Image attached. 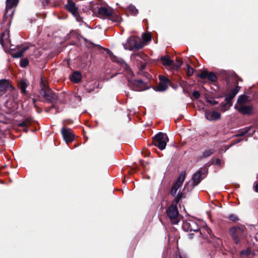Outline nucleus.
<instances>
[{
  "label": "nucleus",
  "mask_w": 258,
  "mask_h": 258,
  "mask_svg": "<svg viewBox=\"0 0 258 258\" xmlns=\"http://www.w3.org/2000/svg\"><path fill=\"white\" fill-rule=\"evenodd\" d=\"M145 44L140 38L132 36L128 38L127 42L123 46L125 49L132 50L134 48L141 49L145 46Z\"/></svg>",
  "instance_id": "nucleus-2"
},
{
  "label": "nucleus",
  "mask_w": 258,
  "mask_h": 258,
  "mask_svg": "<svg viewBox=\"0 0 258 258\" xmlns=\"http://www.w3.org/2000/svg\"><path fill=\"white\" fill-rule=\"evenodd\" d=\"M207 102L211 104L212 105H216L218 104V102L214 99H208Z\"/></svg>",
  "instance_id": "nucleus-37"
},
{
  "label": "nucleus",
  "mask_w": 258,
  "mask_h": 258,
  "mask_svg": "<svg viewBox=\"0 0 258 258\" xmlns=\"http://www.w3.org/2000/svg\"><path fill=\"white\" fill-rule=\"evenodd\" d=\"M129 83L131 87L135 91H141L148 88L147 83L141 79L129 81Z\"/></svg>",
  "instance_id": "nucleus-6"
},
{
  "label": "nucleus",
  "mask_w": 258,
  "mask_h": 258,
  "mask_svg": "<svg viewBox=\"0 0 258 258\" xmlns=\"http://www.w3.org/2000/svg\"><path fill=\"white\" fill-rule=\"evenodd\" d=\"M61 134L66 143L71 142L74 139V136L71 129L62 128Z\"/></svg>",
  "instance_id": "nucleus-15"
},
{
  "label": "nucleus",
  "mask_w": 258,
  "mask_h": 258,
  "mask_svg": "<svg viewBox=\"0 0 258 258\" xmlns=\"http://www.w3.org/2000/svg\"><path fill=\"white\" fill-rule=\"evenodd\" d=\"M183 197V194L180 193L177 195V197L176 198L175 201L176 203H178V201L182 198Z\"/></svg>",
  "instance_id": "nucleus-39"
},
{
  "label": "nucleus",
  "mask_w": 258,
  "mask_h": 258,
  "mask_svg": "<svg viewBox=\"0 0 258 258\" xmlns=\"http://www.w3.org/2000/svg\"><path fill=\"white\" fill-rule=\"evenodd\" d=\"M186 66H187V70H186L187 75L188 76H190L194 73V69L188 64H187Z\"/></svg>",
  "instance_id": "nucleus-31"
},
{
  "label": "nucleus",
  "mask_w": 258,
  "mask_h": 258,
  "mask_svg": "<svg viewBox=\"0 0 258 258\" xmlns=\"http://www.w3.org/2000/svg\"><path fill=\"white\" fill-rule=\"evenodd\" d=\"M159 79L160 82L157 87V90L159 91L166 90L168 88L167 83L169 82V80L166 77L163 76H159Z\"/></svg>",
  "instance_id": "nucleus-16"
},
{
  "label": "nucleus",
  "mask_w": 258,
  "mask_h": 258,
  "mask_svg": "<svg viewBox=\"0 0 258 258\" xmlns=\"http://www.w3.org/2000/svg\"><path fill=\"white\" fill-rule=\"evenodd\" d=\"M192 95L193 96L196 98V99H198L199 98L200 95V93L199 92V91H194L193 93H192Z\"/></svg>",
  "instance_id": "nucleus-38"
},
{
  "label": "nucleus",
  "mask_w": 258,
  "mask_h": 258,
  "mask_svg": "<svg viewBox=\"0 0 258 258\" xmlns=\"http://www.w3.org/2000/svg\"><path fill=\"white\" fill-rule=\"evenodd\" d=\"M195 235V234L190 233L188 235L189 238H192L193 236Z\"/></svg>",
  "instance_id": "nucleus-42"
},
{
  "label": "nucleus",
  "mask_w": 258,
  "mask_h": 258,
  "mask_svg": "<svg viewBox=\"0 0 258 258\" xmlns=\"http://www.w3.org/2000/svg\"><path fill=\"white\" fill-rule=\"evenodd\" d=\"M143 38L145 41L148 42L151 40V37L149 34L144 33L143 34Z\"/></svg>",
  "instance_id": "nucleus-34"
},
{
  "label": "nucleus",
  "mask_w": 258,
  "mask_h": 258,
  "mask_svg": "<svg viewBox=\"0 0 258 258\" xmlns=\"http://www.w3.org/2000/svg\"><path fill=\"white\" fill-rule=\"evenodd\" d=\"M128 9L132 13V14L135 15H136L138 12V10L133 6H130L128 7Z\"/></svg>",
  "instance_id": "nucleus-33"
},
{
  "label": "nucleus",
  "mask_w": 258,
  "mask_h": 258,
  "mask_svg": "<svg viewBox=\"0 0 258 258\" xmlns=\"http://www.w3.org/2000/svg\"><path fill=\"white\" fill-rule=\"evenodd\" d=\"M239 89V87H237L236 88L232 90L230 93L228 94V95L226 97L225 101L227 102H229L231 103L232 100L234 98L235 95L238 92Z\"/></svg>",
  "instance_id": "nucleus-19"
},
{
  "label": "nucleus",
  "mask_w": 258,
  "mask_h": 258,
  "mask_svg": "<svg viewBox=\"0 0 258 258\" xmlns=\"http://www.w3.org/2000/svg\"><path fill=\"white\" fill-rule=\"evenodd\" d=\"M221 113L216 111H206L205 112V118L210 121H215L221 118Z\"/></svg>",
  "instance_id": "nucleus-13"
},
{
  "label": "nucleus",
  "mask_w": 258,
  "mask_h": 258,
  "mask_svg": "<svg viewBox=\"0 0 258 258\" xmlns=\"http://www.w3.org/2000/svg\"><path fill=\"white\" fill-rule=\"evenodd\" d=\"M28 48V47L25 46L21 50L18 51L17 52L13 54V56L16 58H19L21 57L23 53Z\"/></svg>",
  "instance_id": "nucleus-26"
},
{
  "label": "nucleus",
  "mask_w": 258,
  "mask_h": 258,
  "mask_svg": "<svg viewBox=\"0 0 258 258\" xmlns=\"http://www.w3.org/2000/svg\"><path fill=\"white\" fill-rule=\"evenodd\" d=\"M198 76L202 79L208 78V80L212 82H215L217 80V77L215 74L212 72L209 73L207 71H202Z\"/></svg>",
  "instance_id": "nucleus-18"
},
{
  "label": "nucleus",
  "mask_w": 258,
  "mask_h": 258,
  "mask_svg": "<svg viewBox=\"0 0 258 258\" xmlns=\"http://www.w3.org/2000/svg\"><path fill=\"white\" fill-rule=\"evenodd\" d=\"M213 153H214V150L213 149L205 150V151L203 152V157H207L208 156H210L212 154H213Z\"/></svg>",
  "instance_id": "nucleus-29"
},
{
  "label": "nucleus",
  "mask_w": 258,
  "mask_h": 258,
  "mask_svg": "<svg viewBox=\"0 0 258 258\" xmlns=\"http://www.w3.org/2000/svg\"><path fill=\"white\" fill-rule=\"evenodd\" d=\"M13 13H14V11H12L11 12V15H13Z\"/></svg>",
  "instance_id": "nucleus-45"
},
{
  "label": "nucleus",
  "mask_w": 258,
  "mask_h": 258,
  "mask_svg": "<svg viewBox=\"0 0 258 258\" xmlns=\"http://www.w3.org/2000/svg\"><path fill=\"white\" fill-rule=\"evenodd\" d=\"M67 9L79 21L78 17V9L76 6L75 4L72 0H68V4L66 5Z\"/></svg>",
  "instance_id": "nucleus-14"
},
{
  "label": "nucleus",
  "mask_w": 258,
  "mask_h": 258,
  "mask_svg": "<svg viewBox=\"0 0 258 258\" xmlns=\"http://www.w3.org/2000/svg\"><path fill=\"white\" fill-rule=\"evenodd\" d=\"M182 228L186 231H194L197 236L209 241H211L210 238H212L211 231L207 226H203L200 228L197 222L194 220L184 221L182 225Z\"/></svg>",
  "instance_id": "nucleus-1"
},
{
  "label": "nucleus",
  "mask_w": 258,
  "mask_h": 258,
  "mask_svg": "<svg viewBox=\"0 0 258 258\" xmlns=\"http://www.w3.org/2000/svg\"><path fill=\"white\" fill-rule=\"evenodd\" d=\"M29 61L27 58L22 59L20 61V65L22 68H25L28 64Z\"/></svg>",
  "instance_id": "nucleus-30"
},
{
  "label": "nucleus",
  "mask_w": 258,
  "mask_h": 258,
  "mask_svg": "<svg viewBox=\"0 0 258 258\" xmlns=\"http://www.w3.org/2000/svg\"><path fill=\"white\" fill-rule=\"evenodd\" d=\"M220 163V160L218 159L216 161V164H219Z\"/></svg>",
  "instance_id": "nucleus-44"
},
{
  "label": "nucleus",
  "mask_w": 258,
  "mask_h": 258,
  "mask_svg": "<svg viewBox=\"0 0 258 258\" xmlns=\"http://www.w3.org/2000/svg\"><path fill=\"white\" fill-rule=\"evenodd\" d=\"M185 178V172L182 171L177 180L173 184L170 192L171 195L175 196L177 189L182 185Z\"/></svg>",
  "instance_id": "nucleus-8"
},
{
  "label": "nucleus",
  "mask_w": 258,
  "mask_h": 258,
  "mask_svg": "<svg viewBox=\"0 0 258 258\" xmlns=\"http://www.w3.org/2000/svg\"><path fill=\"white\" fill-rule=\"evenodd\" d=\"M27 125V122H23V123H22L20 125L21 126H24L25 125Z\"/></svg>",
  "instance_id": "nucleus-43"
},
{
  "label": "nucleus",
  "mask_w": 258,
  "mask_h": 258,
  "mask_svg": "<svg viewBox=\"0 0 258 258\" xmlns=\"http://www.w3.org/2000/svg\"><path fill=\"white\" fill-rule=\"evenodd\" d=\"M18 2L19 0H6V13L3 18V21L2 23V25L8 26L10 25V20L7 22V15L9 10H11L13 7H16L18 4Z\"/></svg>",
  "instance_id": "nucleus-7"
},
{
  "label": "nucleus",
  "mask_w": 258,
  "mask_h": 258,
  "mask_svg": "<svg viewBox=\"0 0 258 258\" xmlns=\"http://www.w3.org/2000/svg\"><path fill=\"white\" fill-rule=\"evenodd\" d=\"M231 105V103L229 102L226 101L225 103H222L221 104V110L222 111H225L228 110Z\"/></svg>",
  "instance_id": "nucleus-27"
},
{
  "label": "nucleus",
  "mask_w": 258,
  "mask_h": 258,
  "mask_svg": "<svg viewBox=\"0 0 258 258\" xmlns=\"http://www.w3.org/2000/svg\"><path fill=\"white\" fill-rule=\"evenodd\" d=\"M167 214L171 222L174 224H177L179 220V212L176 206H170L166 211Z\"/></svg>",
  "instance_id": "nucleus-4"
},
{
  "label": "nucleus",
  "mask_w": 258,
  "mask_h": 258,
  "mask_svg": "<svg viewBox=\"0 0 258 258\" xmlns=\"http://www.w3.org/2000/svg\"><path fill=\"white\" fill-rule=\"evenodd\" d=\"M229 234L236 244L239 243L243 235V229L239 227H233L229 230Z\"/></svg>",
  "instance_id": "nucleus-9"
},
{
  "label": "nucleus",
  "mask_w": 258,
  "mask_h": 258,
  "mask_svg": "<svg viewBox=\"0 0 258 258\" xmlns=\"http://www.w3.org/2000/svg\"><path fill=\"white\" fill-rule=\"evenodd\" d=\"M41 85L42 87L41 90V94L47 100H50L52 99L53 98V94L51 90L45 86L44 81L42 78L41 79Z\"/></svg>",
  "instance_id": "nucleus-12"
},
{
  "label": "nucleus",
  "mask_w": 258,
  "mask_h": 258,
  "mask_svg": "<svg viewBox=\"0 0 258 258\" xmlns=\"http://www.w3.org/2000/svg\"><path fill=\"white\" fill-rule=\"evenodd\" d=\"M247 100V98L246 96H240L239 97L238 100H237V104L236 105H238L240 106L241 105H243V103L246 102Z\"/></svg>",
  "instance_id": "nucleus-28"
},
{
  "label": "nucleus",
  "mask_w": 258,
  "mask_h": 258,
  "mask_svg": "<svg viewBox=\"0 0 258 258\" xmlns=\"http://www.w3.org/2000/svg\"><path fill=\"white\" fill-rule=\"evenodd\" d=\"M168 142L167 135L163 133H159L154 138V145L161 150L165 148Z\"/></svg>",
  "instance_id": "nucleus-3"
},
{
  "label": "nucleus",
  "mask_w": 258,
  "mask_h": 258,
  "mask_svg": "<svg viewBox=\"0 0 258 258\" xmlns=\"http://www.w3.org/2000/svg\"><path fill=\"white\" fill-rule=\"evenodd\" d=\"M202 172L201 171H198L194 174L192 180L189 181L184 186V188L187 191L191 190L195 186L198 185L202 179Z\"/></svg>",
  "instance_id": "nucleus-5"
},
{
  "label": "nucleus",
  "mask_w": 258,
  "mask_h": 258,
  "mask_svg": "<svg viewBox=\"0 0 258 258\" xmlns=\"http://www.w3.org/2000/svg\"><path fill=\"white\" fill-rule=\"evenodd\" d=\"M235 108L243 114H250L253 111V106L251 105H235Z\"/></svg>",
  "instance_id": "nucleus-17"
},
{
  "label": "nucleus",
  "mask_w": 258,
  "mask_h": 258,
  "mask_svg": "<svg viewBox=\"0 0 258 258\" xmlns=\"http://www.w3.org/2000/svg\"><path fill=\"white\" fill-rule=\"evenodd\" d=\"M241 254L248 256L250 254V250L249 249H247L244 250H242L240 252Z\"/></svg>",
  "instance_id": "nucleus-36"
},
{
  "label": "nucleus",
  "mask_w": 258,
  "mask_h": 258,
  "mask_svg": "<svg viewBox=\"0 0 258 258\" xmlns=\"http://www.w3.org/2000/svg\"><path fill=\"white\" fill-rule=\"evenodd\" d=\"M6 36V34H4L2 36V37H1L0 38V42L1 43V44L2 45H4V37H5Z\"/></svg>",
  "instance_id": "nucleus-40"
},
{
  "label": "nucleus",
  "mask_w": 258,
  "mask_h": 258,
  "mask_svg": "<svg viewBox=\"0 0 258 258\" xmlns=\"http://www.w3.org/2000/svg\"><path fill=\"white\" fill-rule=\"evenodd\" d=\"M82 76L80 73L74 72L71 77V80L75 83H78L81 80Z\"/></svg>",
  "instance_id": "nucleus-23"
},
{
  "label": "nucleus",
  "mask_w": 258,
  "mask_h": 258,
  "mask_svg": "<svg viewBox=\"0 0 258 258\" xmlns=\"http://www.w3.org/2000/svg\"><path fill=\"white\" fill-rule=\"evenodd\" d=\"M229 219L230 220L233 221H237L238 220V218L234 215H230L229 216Z\"/></svg>",
  "instance_id": "nucleus-35"
},
{
  "label": "nucleus",
  "mask_w": 258,
  "mask_h": 258,
  "mask_svg": "<svg viewBox=\"0 0 258 258\" xmlns=\"http://www.w3.org/2000/svg\"><path fill=\"white\" fill-rule=\"evenodd\" d=\"M28 85V83L26 80H21L18 83V86L21 92L23 94L26 93V88Z\"/></svg>",
  "instance_id": "nucleus-21"
},
{
  "label": "nucleus",
  "mask_w": 258,
  "mask_h": 258,
  "mask_svg": "<svg viewBox=\"0 0 258 258\" xmlns=\"http://www.w3.org/2000/svg\"><path fill=\"white\" fill-rule=\"evenodd\" d=\"M162 63L164 66H167L169 67L172 66L173 61L171 60L168 56H162L161 58Z\"/></svg>",
  "instance_id": "nucleus-25"
},
{
  "label": "nucleus",
  "mask_w": 258,
  "mask_h": 258,
  "mask_svg": "<svg viewBox=\"0 0 258 258\" xmlns=\"http://www.w3.org/2000/svg\"><path fill=\"white\" fill-rule=\"evenodd\" d=\"M110 58L112 61L120 64L121 66L124 69H127V65L122 59L117 57L116 56L113 55L112 54L110 55Z\"/></svg>",
  "instance_id": "nucleus-20"
},
{
  "label": "nucleus",
  "mask_w": 258,
  "mask_h": 258,
  "mask_svg": "<svg viewBox=\"0 0 258 258\" xmlns=\"http://www.w3.org/2000/svg\"><path fill=\"white\" fill-rule=\"evenodd\" d=\"M146 68V63H144L142 64L140 66L139 73L146 76V74H144V73L143 72V70H144Z\"/></svg>",
  "instance_id": "nucleus-32"
},
{
  "label": "nucleus",
  "mask_w": 258,
  "mask_h": 258,
  "mask_svg": "<svg viewBox=\"0 0 258 258\" xmlns=\"http://www.w3.org/2000/svg\"><path fill=\"white\" fill-rule=\"evenodd\" d=\"M254 187L255 191L256 192H258V182L254 183Z\"/></svg>",
  "instance_id": "nucleus-41"
},
{
  "label": "nucleus",
  "mask_w": 258,
  "mask_h": 258,
  "mask_svg": "<svg viewBox=\"0 0 258 258\" xmlns=\"http://www.w3.org/2000/svg\"><path fill=\"white\" fill-rule=\"evenodd\" d=\"M113 9L107 5L101 6L98 7L97 16L102 19H108L112 14Z\"/></svg>",
  "instance_id": "nucleus-10"
},
{
  "label": "nucleus",
  "mask_w": 258,
  "mask_h": 258,
  "mask_svg": "<svg viewBox=\"0 0 258 258\" xmlns=\"http://www.w3.org/2000/svg\"><path fill=\"white\" fill-rule=\"evenodd\" d=\"M108 19L114 22H119L121 21V17L116 14L113 10H112V14L109 17Z\"/></svg>",
  "instance_id": "nucleus-24"
},
{
  "label": "nucleus",
  "mask_w": 258,
  "mask_h": 258,
  "mask_svg": "<svg viewBox=\"0 0 258 258\" xmlns=\"http://www.w3.org/2000/svg\"><path fill=\"white\" fill-rule=\"evenodd\" d=\"M254 128L253 125L249 126L248 127H245L243 131H242L240 133V136H244L245 135H248L249 136H251L252 135L254 132H255V130H253Z\"/></svg>",
  "instance_id": "nucleus-22"
},
{
  "label": "nucleus",
  "mask_w": 258,
  "mask_h": 258,
  "mask_svg": "<svg viewBox=\"0 0 258 258\" xmlns=\"http://www.w3.org/2000/svg\"><path fill=\"white\" fill-rule=\"evenodd\" d=\"M12 92L15 91V88L10 84L8 80L2 79L0 80V96L5 94L7 91Z\"/></svg>",
  "instance_id": "nucleus-11"
}]
</instances>
